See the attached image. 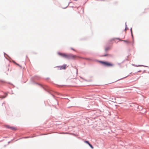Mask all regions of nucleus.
I'll list each match as a JSON object with an SVG mask.
<instances>
[{"mask_svg": "<svg viewBox=\"0 0 149 149\" xmlns=\"http://www.w3.org/2000/svg\"><path fill=\"white\" fill-rule=\"evenodd\" d=\"M58 54L59 55L68 59H73L77 57L76 56L71 54H65L60 53H58Z\"/></svg>", "mask_w": 149, "mask_h": 149, "instance_id": "nucleus-1", "label": "nucleus"}, {"mask_svg": "<svg viewBox=\"0 0 149 149\" xmlns=\"http://www.w3.org/2000/svg\"><path fill=\"white\" fill-rule=\"evenodd\" d=\"M100 63L106 66L112 67L113 66V64L110 62L100 61Z\"/></svg>", "mask_w": 149, "mask_h": 149, "instance_id": "nucleus-2", "label": "nucleus"}, {"mask_svg": "<svg viewBox=\"0 0 149 149\" xmlns=\"http://www.w3.org/2000/svg\"><path fill=\"white\" fill-rule=\"evenodd\" d=\"M66 65H64L62 66H59L57 67V68L58 69L61 70H65L66 67Z\"/></svg>", "mask_w": 149, "mask_h": 149, "instance_id": "nucleus-3", "label": "nucleus"}, {"mask_svg": "<svg viewBox=\"0 0 149 149\" xmlns=\"http://www.w3.org/2000/svg\"><path fill=\"white\" fill-rule=\"evenodd\" d=\"M10 129H11L12 130H17L16 128L14 127H10Z\"/></svg>", "mask_w": 149, "mask_h": 149, "instance_id": "nucleus-4", "label": "nucleus"}, {"mask_svg": "<svg viewBox=\"0 0 149 149\" xmlns=\"http://www.w3.org/2000/svg\"><path fill=\"white\" fill-rule=\"evenodd\" d=\"M117 39H118L120 41H124V42H127V43H128L129 42L127 40H120V39H119V38H118Z\"/></svg>", "mask_w": 149, "mask_h": 149, "instance_id": "nucleus-5", "label": "nucleus"}, {"mask_svg": "<svg viewBox=\"0 0 149 149\" xmlns=\"http://www.w3.org/2000/svg\"><path fill=\"white\" fill-rule=\"evenodd\" d=\"M110 48L109 47H107L105 48V50L106 51H107V50H108L110 49Z\"/></svg>", "mask_w": 149, "mask_h": 149, "instance_id": "nucleus-6", "label": "nucleus"}, {"mask_svg": "<svg viewBox=\"0 0 149 149\" xmlns=\"http://www.w3.org/2000/svg\"><path fill=\"white\" fill-rule=\"evenodd\" d=\"M84 142L87 144H88V145H89V144H90V143H89V142L88 141H84Z\"/></svg>", "mask_w": 149, "mask_h": 149, "instance_id": "nucleus-7", "label": "nucleus"}, {"mask_svg": "<svg viewBox=\"0 0 149 149\" xmlns=\"http://www.w3.org/2000/svg\"><path fill=\"white\" fill-rule=\"evenodd\" d=\"M89 145L90 146V147L92 148V149H93V146L91 145V144H89Z\"/></svg>", "mask_w": 149, "mask_h": 149, "instance_id": "nucleus-8", "label": "nucleus"}, {"mask_svg": "<svg viewBox=\"0 0 149 149\" xmlns=\"http://www.w3.org/2000/svg\"><path fill=\"white\" fill-rule=\"evenodd\" d=\"M6 127L7 128L9 129H10V126L9 125H6Z\"/></svg>", "mask_w": 149, "mask_h": 149, "instance_id": "nucleus-9", "label": "nucleus"}, {"mask_svg": "<svg viewBox=\"0 0 149 149\" xmlns=\"http://www.w3.org/2000/svg\"><path fill=\"white\" fill-rule=\"evenodd\" d=\"M71 49H72V50H73L74 51H75L74 49H73V48H71Z\"/></svg>", "mask_w": 149, "mask_h": 149, "instance_id": "nucleus-10", "label": "nucleus"}, {"mask_svg": "<svg viewBox=\"0 0 149 149\" xmlns=\"http://www.w3.org/2000/svg\"><path fill=\"white\" fill-rule=\"evenodd\" d=\"M6 97V96H5L3 97H1V98H3L5 97Z\"/></svg>", "mask_w": 149, "mask_h": 149, "instance_id": "nucleus-11", "label": "nucleus"}, {"mask_svg": "<svg viewBox=\"0 0 149 149\" xmlns=\"http://www.w3.org/2000/svg\"><path fill=\"white\" fill-rule=\"evenodd\" d=\"M107 55V54H105V55H104V56H106Z\"/></svg>", "mask_w": 149, "mask_h": 149, "instance_id": "nucleus-12", "label": "nucleus"}, {"mask_svg": "<svg viewBox=\"0 0 149 149\" xmlns=\"http://www.w3.org/2000/svg\"><path fill=\"white\" fill-rule=\"evenodd\" d=\"M5 94H6V95H7V94H6V93H5Z\"/></svg>", "mask_w": 149, "mask_h": 149, "instance_id": "nucleus-13", "label": "nucleus"}]
</instances>
